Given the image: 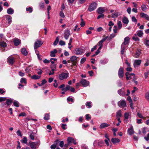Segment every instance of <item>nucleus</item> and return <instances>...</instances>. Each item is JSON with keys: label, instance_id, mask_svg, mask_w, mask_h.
<instances>
[{"label": "nucleus", "instance_id": "f257e3e1", "mask_svg": "<svg viewBox=\"0 0 149 149\" xmlns=\"http://www.w3.org/2000/svg\"><path fill=\"white\" fill-rule=\"evenodd\" d=\"M3 17L6 19V21L5 25V26H9L12 22L11 16L9 15H4Z\"/></svg>", "mask_w": 149, "mask_h": 149}, {"label": "nucleus", "instance_id": "f03ea898", "mask_svg": "<svg viewBox=\"0 0 149 149\" xmlns=\"http://www.w3.org/2000/svg\"><path fill=\"white\" fill-rule=\"evenodd\" d=\"M69 76V74L68 72H62L59 75L58 78L60 80H63L68 79Z\"/></svg>", "mask_w": 149, "mask_h": 149}, {"label": "nucleus", "instance_id": "7ed1b4c3", "mask_svg": "<svg viewBox=\"0 0 149 149\" xmlns=\"http://www.w3.org/2000/svg\"><path fill=\"white\" fill-rule=\"evenodd\" d=\"M125 75L127 80L132 79V81H134L136 79L135 74L134 73L130 74L129 73L127 72L125 73Z\"/></svg>", "mask_w": 149, "mask_h": 149}, {"label": "nucleus", "instance_id": "20e7f679", "mask_svg": "<svg viewBox=\"0 0 149 149\" xmlns=\"http://www.w3.org/2000/svg\"><path fill=\"white\" fill-rule=\"evenodd\" d=\"M43 43V42L41 41V40H37L34 43V48L35 50H36V49L40 47Z\"/></svg>", "mask_w": 149, "mask_h": 149}, {"label": "nucleus", "instance_id": "39448f33", "mask_svg": "<svg viewBox=\"0 0 149 149\" xmlns=\"http://www.w3.org/2000/svg\"><path fill=\"white\" fill-rule=\"evenodd\" d=\"M40 144V141H38L36 142H31L30 144V146L32 149H36L37 146H39Z\"/></svg>", "mask_w": 149, "mask_h": 149}, {"label": "nucleus", "instance_id": "423d86ee", "mask_svg": "<svg viewBox=\"0 0 149 149\" xmlns=\"http://www.w3.org/2000/svg\"><path fill=\"white\" fill-rule=\"evenodd\" d=\"M70 35V32L68 29H65L64 31L63 36L65 40H68Z\"/></svg>", "mask_w": 149, "mask_h": 149}, {"label": "nucleus", "instance_id": "0eeeda50", "mask_svg": "<svg viewBox=\"0 0 149 149\" xmlns=\"http://www.w3.org/2000/svg\"><path fill=\"white\" fill-rule=\"evenodd\" d=\"M97 6V5L96 3H93L89 6L88 10L90 12L96 9Z\"/></svg>", "mask_w": 149, "mask_h": 149}, {"label": "nucleus", "instance_id": "6e6552de", "mask_svg": "<svg viewBox=\"0 0 149 149\" xmlns=\"http://www.w3.org/2000/svg\"><path fill=\"white\" fill-rule=\"evenodd\" d=\"M80 83L84 87H86L88 86L89 82L85 79H81L80 81Z\"/></svg>", "mask_w": 149, "mask_h": 149}, {"label": "nucleus", "instance_id": "1a4fd4ad", "mask_svg": "<svg viewBox=\"0 0 149 149\" xmlns=\"http://www.w3.org/2000/svg\"><path fill=\"white\" fill-rule=\"evenodd\" d=\"M7 46L6 43L3 42L1 41L0 42V50L2 51H4L5 48Z\"/></svg>", "mask_w": 149, "mask_h": 149}, {"label": "nucleus", "instance_id": "9d476101", "mask_svg": "<svg viewBox=\"0 0 149 149\" xmlns=\"http://www.w3.org/2000/svg\"><path fill=\"white\" fill-rule=\"evenodd\" d=\"M70 60L71 62L74 65H76L77 63V57L75 56H71L70 57Z\"/></svg>", "mask_w": 149, "mask_h": 149}, {"label": "nucleus", "instance_id": "9b49d317", "mask_svg": "<svg viewBox=\"0 0 149 149\" xmlns=\"http://www.w3.org/2000/svg\"><path fill=\"white\" fill-rule=\"evenodd\" d=\"M124 70L123 68H120L119 69L118 72V75L119 78H122L123 77Z\"/></svg>", "mask_w": 149, "mask_h": 149}, {"label": "nucleus", "instance_id": "f8f14e48", "mask_svg": "<svg viewBox=\"0 0 149 149\" xmlns=\"http://www.w3.org/2000/svg\"><path fill=\"white\" fill-rule=\"evenodd\" d=\"M118 104L120 107H125L126 105V103L125 101L123 100H121L118 103Z\"/></svg>", "mask_w": 149, "mask_h": 149}, {"label": "nucleus", "instance_id": "ddd939ff", "mask_svg": "<svg viewBox=\"0 0 149 149\" xmlns=\"http://www.w3.org/2000/svg\"><path fill=\"white\" fill-rule=\"evenodd\" d=\"M141 61L140 59L135 60L134 61V68L137 67V66L139 65L141 63Z\"/></svg>", "mask_w": 149, "mask_h": 149}, {"label": "nucleus", "instance_id": "4468645a", "mask_svg": "<svg viewBox=\"0 0 149 149\" xmlns=\"http://www.w3.org/2000/svg\"><path fill=\"white\" fill-rule=\"evenodd\" d=\"M127 46V45L122 43L121 46V54H124L126 48Z\"/></svg>", "mask_w": 149, "mask_h": 149}, {"label": "nucleus", "instance_id": "2eb2a0df", "mask_svg": "<svg viewBox=\"0 0 149 149\" xmlns=\"http://www.w3.org/2000/svg\"><path fill=\"white\" fill-rule=\"evenodd\" d=\"M8 63L11 65H13L15 62L14 58L12 57H9L7 59Z\"/></svg>", "mask_w": 149, "mask_h": 149}, {"label": "nucleus", "instance_id": "dca6fc26", "mask_svg": "<svg viewBox=\"0 0 149 149\" xmlns=\"http://www.w3.org/2000/svg\"><path fill=\"white\" fill-rule=\"evenodd\" d=\"M141 17L145 18L146 20L148 21L149 20V17L146 14L141 13H140Z\"/></svg>", "mask_w": 149, "mask_h": 149}, {"label": "nucleus", "instance_id": "f3484780", "mask_svg": "<svg viewBox=\"0 0 149 149\" xmlns=\"http://www.w3.org/2000/svg\"><path fill=\"white\" fill-rule=\"evenodd\" d=\"M136 35L140 37H142L143 36V33L142 31L138 30L136 31Z\"/></svg>", "mask_w": 149, "mask_h": 149}, {"label": "nucleus", "instance_id": "a211bd4d", "mask_svg": "<svg viewBox=\"0 0 149 149\" xmlns=\"http://www.w3.org/2000/svg\"><path fill=\"white\" fill-rule=\"evenodd\" d=\"M110 126V125L105 123H102L100 125V129H102L104 128Z\"/></svg>", "mask_w": 149, "mask_h": 149}, {"label": "nucleus", "instance_id": "6ab92c4d", "mask_svg": "<svg viewBox=\"0 0 149 149\" xmlns=\"http://www.w3.org/2000/svg\"><path fill=\"white\" fill-rule=\"evenodd\" d=\"M7 12L8 14L12 15L14 13V10L12 8H9L7 9Z\"/></svg>", "mask_w": 149, "mask_h": 149}, {"label": "nucleus", "instance_id": "aec40b11", "mask_svg": "<svg viewBox=\"0 0 149 149\" xmlns=\"http://www.w3.org/2000/svg\"><path fill=\"white\" fill-rule=\"evenodd\" d=\"M57 51L54 49V50L50 52V56L51 57H54L55 56V54L57 52Z\"/></svg>", "mask_w": 149, "mask_h": 149}, {"label": "nucleus", "instance_id": "412c9836", "mask_svg": "<svg viewBox=\"0 0 149 149\" xmlns=\"http://www.w3.org/2000/svg\"><path fill=\"white\" fill-rule=\"evenodd\" d=\"M127 132L130 135H131L133 134V128L132 126L128 129Z\"/></svg>", "mask_w": 149, "mask_h": 149}, {"label": "nucleus", "instance_id": "4be33fe9", "mask_svg": "<svg viewBox=\"0 0 149 149\" xmlns=\"http://www.w3.org/2000/svg\"><path fill=\"white\" fill-rule=\"evenodd\" d=\"M130 40V38L128 37L125 38L124 42L123 43L126 45H127L129 43Z\"/></svg>", "mask_w": 149, "mask_h": 149}, {"label": "nucleus", "instance_id": "5701e85b", "mask_svg": "<svg viewBox=\"0 0 149 149\" xmlns=\"http://www.w3.org/2000/svg\"><path fill=\"white\" fill-rule=\"evenodd\" d=\"M111 141L113 143L115 144L120 142V140L117 138H112L111 140Z\"/></svg>", "mask_w": 149, "mask_h": 149}, {"label": "nucleus", "instance_id": "b1692460", "mask_svg": "<svg viewBox=\"0 0 149 149\" xmlns=\"http://www.w3.org/2000/svg\"><path fill=\"white\" fill-rule=\"evenodd\" d=\"M104 10L103 8L102 7L98 8L97 10V12L99 14H102L104 13Z\"/></svg>", "mask_w": 149, "mask_h": 149}, {"label": "nucleus", "instance_id": "393cba45", "mask_svg": "<svg viewBox=\"0 0 149 149\" xmlns=\"http://www.w3.org/2000/svg\"><path fill=\"white\" fill-rule=\"evenodd\" d=\"M118 93L120 95L124 96L125 94V93L124 91V88H122L119 90H118Z\"/></svg>", "mask_w": 149, "mask_h": 149}, {"label": "nucleus", "instance_id": "a878e982", "mask_svg": "<svg viewBox=\"0 0 149 149\" xmlns=\"http://www.w3.org/2000/svg\"><path fill=\"white\" fill-rule=\"evenodd\" d=\"M122 22L123 23L127 24L129 23V20L126 17H124L122 19Z\"/></svg>", "mask_w": 149, "mask_h": 149}, {"label": "nucleus", "instance_id": "bb28decb", "mask_svg": "<svg viewBox=\"0 0 149 149\" xmlns=\"http://www.w3.org/2000/svg\"><path fill=\"white\" fill-rule=\"evenodd\" d=\"M141 53V50L139 49H137L136 51V52L135 54L134 57L135 58H138Z\"/></svg>", "mask_w": 149, "mask_h": 149}, {"label": "nucleus", "instance_id": "cd10ccee", "mask_svg": "<svg viewBox=\"0 0 149 149\" xmlns=\"http://www.w3.org/2000/svg\"><path fill=\"white\" fill-rule=\"evenodd\" d=\"M122 116L121 111L120 110H118L116 112V117H120Z\"/></svg>", "mask_w": 149, "mask_h": 149}, {"label": "nucleus", "instance_id": "c85d7f7f", "mask_svg": "<svg viewBox=\"0 0 149 149\" xmlns=\"http://www.w3.org/2000/svg\"><path fill=\"white\" fill-rule=\"evenodd\" d=\"M27 139L26 137H24L21 140V142L22 143L26 144L27 142Z\"/></svg>", "mask_w": 149, "mask_h": 149}, {"label": "nucleus", "instance_id": "c756f323", "mask_svg": "<svg viewBox=\"0 0 149 149\" xmlns=\"http://www.w3.org/2000/svg\"><path fill=\"white\" fill-rule=\"evenodd\" d=\"M21 52L22 54L24 55H27L28 54L25 48H23L21 50Z\"/></svg>", "mask_w": 149, "mask_h": 149}, {"label": "nucleus", "instance_id": "7c9ffc66", "mask_svg": "<svg viewBox=\"0 0 149 149\" xmlns=\"http://www.w3.org/2000/svg\"><path fill=\"white\" fill-rule=\"evenodd\" d=\"M14 44L16 46H18L20 43V41L18 39H15L14 40Z\"/></svg>", "mask_w": 149, "mask_h": 149}, {"label": "nucleus", "instance_id": "2f4dec72", "mask_svg": "<svg viewBox=\"0 0 149 149\" xmlns=\"http://www.w3.org/2000/svg\"><path fill=\"white\" fill-rule=\"evenodd\" d=\"M118 13L117 12H115L114 13H112L111 15V17L112 18H116L118 16Z\"/></svg>", "mask_w": 149, "mask_h": 149}, {"label": "nucleus", "instance_id": "473e14b6", "mask_svg": "<svg viewBox=\"0 0 149 149\" xmlns=\"http://www.w3.org/2000/svg\"><path fill=\"white\" fill-rule=\"evenodd\" d=\"M40 76H38L37 75H34L31 77V79H40Z\"/></svg>", "mask_w": 149, "mask_h": 149}, {"label": "nucleus", "instance_id": "72a5a7b5", "mask_svg": "<svg viewBox=\"0 0 149 149\" xmlns=\"http://www.w3.org/2000/svg\"><path fill=\"white\" fill-rule=\"evenodd\" d=\"M12 102L13 101L11 99H7L6 103L8 105H9L11 104Z\"/></svg>", "mask_w": 149, "mask_h": 149}, {"label": "nucleus", "instance_id": "f704fd0d", "mask_svg": "<svg viewBox=\"0 0 149 149\" xmlns=\"http://www.w3.org/2000/svg\"><path fill=\"white\" fill-rule=\"evenodd\" d=\"M74 140V139L73 138L69 137L68 138L67 141L68 143H72Z\"/></svg>", "mask_w": 149, "mask_h": 149}, {"label": "nucleus", "instance_id": "c9c22d12", "mask_svg": "<svg viewBox=\"0 0 149 149\" xmlns=\"http://www.w3.org/2000/svg\"><path fill=\"white\" fill-rule=\"evenodd\" d=\"M134 36H133L132 39L135 41H139V39L137 37L136 34H134Z\"/></svg>", "mask_w": 149, "mask_h": 149}, {"label": "nucleus", "instance_id": "e433bc0d", "mask_svg": "<svg viewBox=\"0 0 149 149\" xmlns=\"http://www.w3.org/2000/svg\"><path fill=\"white\" fill-rule=\"evenodd\" d=\"M108 60L107 59H104L103 60H101L100 61V63L102 64H106L108 62Z\"/></svg>", "mask_w": 149, "mask_h": 149}, {"label": "nucleus", "instance_id": "4c0bfd02", "mask_svg": "<svg viewBox=\"0 0 149 149\" xmlns=\"http://www.w3.org/2000/svg\"><path fill=\"white\" fill-rule=\"evenodd\" d=\"M130 116V114L126 112L124 114V118L125 120H127L129 118Z\"/></svg>", "mask_w": 149, "mask_h": 149}, {"label": "nucleus", "instance_id": "58836bf2", "mask_svg": "<svg viewBox=\"0 0 149 149\" xmlns=\"http://www.w3.org/2000/svg\"><path fill=\"white\" fill-rule=\"evenodd\" d=\"M59 40V38L58 37H56V39L55 41H54V43H53V45L55 46L58 43V42Z\"/></svg>", "mask_w": 149, "mask_h": 149}, {"label": "nucleus", "instance_id": "ea45409f", "mask_svg": "<svg viewBox=\"0 0 149 149\" xmlns=\"http://www.w3.org/2000/svg\"><path fill=\"white\" fill-rule=\"evenodd\" d=\"M75 53L76 54L79 55L81 53V50L79 49H77L75 50Z\"/></svg>", "mask_w": 149, "mask_h": 149}, {"label": "nucleus", "instance_id": "a19ab883", "mask_svg": "<svg viewBox=\"0 0 149 149\" xmlns=\"http://www.w3.org/2000/svg\"><path fill=\"white\" fill-rule=\"evenodd\" d=\"M117 25L118 26V28L119 29H121L122 27V24L121 22L120 21H119L118 22Z\"/></svg>", "mask_w": 149, "mask_h": 149}, {"label": "nucleus", "instance_id": "79ce46f5", "mask_svg": "<svg viewBox=\"0 0 149 149\" xmlns=\"http://www.w3.org/2000/svg\"><path fill=\"white\" fill-rule=\"evenodd\" d=\"M35 52L38 56V59L40 60H41L42 58L41 57V56L38 54V51L37 50H36Z\"/></svg>", "mask_w": 149, "mask_h": 149}, {"label": "nucleus", "instance_id": "37998d69", "mask_svg": "<svg viewBox=\"0 0 149 149\" xmlns=\"http://www.w3.org/2000/svg\"><path fill=\"white\" fill-rule=\"evenodd\" d=\"M20 82H21V83L22 84L23 83H24L25 84H26V79L24 78H22L20 80Z\"/></svg>", "mask_w": 149, "mask_h": 149}, {"label": "nucleus", "instance_id": "c03bdc74", "mask_svg": "<svg viewBox=\"0 0 149 149\" xmlns=\"http://www.w3.org/2000/svg\"><path fill=\"white\" fill-rule=\"evenodd\" d=\"M141 8L142 10L143 11H146L147 9V7L144 4H143L141 6Z\"/></svg>", "mask_w": 149, "mask_h": 149}, {"label": "nucleus", "instance_id": "a18cd8bd", "mask_svg": "<svg viewBox=\"0 0 149 149\" xmlns=\"http://www.w3.org/2000/svg\"><path fill=\"white\" fill-rule=\"evenodd\" d=\"M91 102H86V105L88 108H90L91 107Z\"/></svg>", "mask_w": 149, "mask_h": 149}, {"label": "nucleus", "instance_id": "49530a36", "mask_svg": "<svg viewBox=\"0 0 149 149\" xmlns=\"http://www.w3.org/2000/svg\"><path fill=\"white\" fill-rule=\"evenodd\" d=\"M26 10L27 11H29L30 13H31L33 11V8L31 7L27 8Z\"/></svg>", "mask_w": 149, "mask_h": 149}, {"label": "nucleus", "instance_id": "de8ad7c7", "mask_svg": "<svg viewBox=\"0 0 149 149\" xmlns=\"http://www.w3.org/2000/svg\"><path fill=\"white\" fill-rule=\"evenodd\" d=\"M49 118V116L48 114H46L45 115L44 117V119L46 120H48Z\"/></svg>", "mask_w": 149, "mask_h": 149}, {"label": "nucleus", "instance_id": "09e8293b", "mask_svg": "<svg viewBox=\"0 0 149 149\" xmlns=\"http://www.w3.org/2000/svg\"><path fill=\"white\" fill-rule=\"evenodd\" d=\"M145 97L146 99L149 101V92H147L145 94Z\"/></svg>", "mask_w": 149, "mask_h": 149}, {"label": "nucleus", "instance_id": "8fccbe9b", "mask_svg": "<svg viewBox=\"0 0 149 149\" xmlns=\"http://www.w3.org/2000/svg\"><path fill=\"white\" fill-rule=\"evenodd\" d=\"M61 127L62 128V129L64 130H66L67 128V125L66 124H61Z\"/></svg>", "mask_w": 149, "mask_h": 149}, {"label": "nucleus", "instance_id": "3c124183", "mask_svg": "<svg viewBox=\"0 0 149 149\" xmlns=\"http://www.w3.org/2000/svg\"><path fill=\"white\" fill-rule=\"evenodd\" d=\"M39 6L41 8H44V3L43 2H40L39 3Z\"/></svg>", "mask_w": 149, "mask_h": 149}, {"label": "nucleus", "instance_id": "603ef678", "mask_svg": "<svg viewBox=\"0 0 149 149\" xmlns=\"http://www.w3.org/2000/svg\"><path fill=\"white\" fill-rule=\"evenodd\" d=\"M57 59L55 58H52L50 59V61H51V63L52 64L54 63V62L56 61Z\"/></svg>", "mask_w": 149, "mask_h": 149}, {"label": "nucleus", "instance_id": "864d4df0", "mask_svg": "<svg viewBox=\"0 0 149 149\" xmlns=\"http://www.w3.org/2000/svg\"><path fill=\"white\" fill-rule=\"evenodd\" d=\"M13 104L14 106L16 107H18L19 106V103L17 101H15L13 102Z\"/></svg>", "mask_w": 149, "mask_h": 149}, {"label": "nucleus", "instance_id": "5fc2aeb1", "mask_svg": "<svg viewBox=\"0 0 149 149\" xmlns=\"http://www.w3.org/2000/svg\"><path fill=\"white\" fill-rule=\"evenodd\" d=\"M59 15L62 18H64L65 16L62 11H61L59 13Z\"/></svg>", "mask_w": 149, "mask_h": 149}, {"label": "nucleus", "instance_id": "6e6d98bb", "mask_svg": "<svg viewBox=\"0 0 149 149\" xmlns=\"http://www.w3.org/2000/svg\"><path fill=\"white\" fill-rule=\"evenodd\" d=\"M65 86V85L64 84H63L61 85V86H59L58 87V88L60 89L62 88V91H63L64 90V87Z\"/></svg>", "mask_w": 149, "mask_h": 149}, {"label": "nucleus", "instance_id": "4d7b16f0", "mask_svg": "<svg viewBox=\"0 0 149 149\" xmlns=\"http://www.w3.org/2000/svg\"><path fill=\"white\" fill-rule=\"evenodd\" d=\"M59 44L61 45H64L65 44V42L62 40H61L59 41Z\"/></svg>", "mask_w": 149, "mask_h": 149}, {"label": "nucleus", "instance_id": "13d9d810", "mask_svg": "<svg viewBox=\"0 0 149 149\" xmlns=\"http://www.w3.org/2000/svg\"><path fill=\"white\" fill-rule=\"evenodd\" d=\"M37 73L39 75H40L42 73V71L41 69H38L37 70Z\"/></svg>", "mask_w": 149, "mask_h": 149}, {"label": "nucleus", "instance_id": "bf43d9fd", "mask_svg": "<svg viewBox=\"0 0 149 149\" xmlns=\"http://www.w3.org/2000/svg\"><path fill=\"white\" fill-rule=\"evenodd\" d=\"M71 87L69 85H66L65 88H64L65 91L69 90L70 88Z\"/></svg>", "mask_w": 149, "mask_h": 149}, {"label": "nucleus", "instance_id": "052dcab7", "mask_svg": "<svg viewBox=\"0 0 149 149\" xmlns=\"http://www.w3.org/2000/svg\"><path fill=\"white\" fill-rule=\"evenodd\" d=\"M144 139L147 141L149 140V133H148L146 136L144 137Z\"/></svg>", "mask_w": 149, "mask_h": 149}, {"label": "nucleus", "instance_id": "680f3d73", "mask_svg": "<svg viewBox=\"0 0 149 149\" xmlns=\"http://www.w3.org/2000/svg\"><path fill=\"white\" fill-rule=\"evenodd\" d=\"M149 71L146 72L144 73V77L145 79H147L149 75Z\"/></svg>", "mask_w": 149, "mask_h": 149}, {"label": "nucleus", "instance_id": "e2e57ef3", "mask_svg": "<svg viewBox=\"0 0 149 149\" xmlns=\"http://www.w3.org/2000/svg\"><path fill=\"white\" fill-rule=\"evenodd\" d=\"M18 74L20 76L23 77L24 75L25 74L24 72H23L21 71H19Z\"/></svg>", "mask_w": 149, "mask_h": 149}, {"label": "nucleus", "instance_id": "0e129e2a", "mask_svg": "<svg viewBox=\"0 0 149 149\" xmlns=\"http://www.w3.org/2000/svg\"><path fill=\"white\" fill-rule=\"evenodd\" d=\"M0 38L1 40H4L5 39V38L4 37L3 35L2 34H0Z\"/></svg>", "mask_w": 149, "mask_h": 149}, {"label": "nucleus", "instance_id": "69168bd1", "mask_svg": "<svg viewBox=\"0 0 149 149\" xmlns=\"http://www.w3.org/2000/svg\"><path fill=\"white\" fill-rule=\"evenodd\" d=\"M86 58H82L81 60L80 63L81 64L83 63L86 61Z\"/></svg>", "mask_w": 149, "mask_h": 149}, {"label": "nucleus", "instance_id": "338daca9", "mask_svg": "<svg viewBox=\"0 0 149 149\" xmlns=\"http://www.w3.org/2000/svg\"><path fill=\"white\" fill-rule=\"evenodd\" d=\"M149 65V60L147 59L145 63L144 64V66H148Z\"/></svg>", "mask_w": 149, "mask_h": 149}, {"label": "nucleus", "instance_id": "774afa93", "mask_svg": "<svg viewBox=\"0 0 149 149\" xmlns=\"http://www.w3.org/2000/svg\"><path fill=\"white\" fill-rule=\"evenodd\" d=\"M144 44L146 46H149V40H146Z\"/></svg>", "mask_w": 149, "mask_h": 149}]
</instances>
